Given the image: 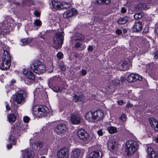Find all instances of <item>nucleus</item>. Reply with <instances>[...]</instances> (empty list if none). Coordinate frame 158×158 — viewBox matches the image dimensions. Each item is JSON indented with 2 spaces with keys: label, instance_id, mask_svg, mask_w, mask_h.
<instances>
[{
  "label": "nucleus",
  "instance_id": "obj_1",
  "mask_svg": "<svg viewBox=\"0 0 158 158\" xmlns=\"http://www.w3.org/2000/svg\"><path fill=\"white\" fill-rule=\"evenodd\" d=\"M139 147L138 142L130 140L126 143V152L128 156L133 154L138 149Z\"/></svg>",
  "mask_w": 158,
  "mask_h": 158
},
{
  "label": "nucleus",
  "instance_id": "obj_2",
  "mask_svg": "<svg viewBox=\"0 0 158 158\" xmlns=\"http://www.w3.org/2000/svg\"><path fill=\"white\" fill-rule=\"evenodd\" d=\"M31 69L34 72L38 74L44 73L46 70V67L42 64L39 60L33 61L30 65Z\"/></svg>",
  "mask_w": 158,
  "mask_h": 158
},
{
  "label": "nucleus",
  "instance_id": "obj_3",
  "mask_svg": "<svg viewBox=\"0 0 158 158\" xmlns=\"http://www.w3.org/2000/svg\"><path fill=\"white\" fill-rule=\"evenodd\" d=\"M48 109L44 106H33V113L39 118L42 117L47 114Z\"/></svg>",
  "mask_w": 158,
  "mask_h": 158
},
{
  "label": "nucleus",
  "instance_id": "obj_4",
  "mask_svg": "<svg viewBox=\"0 0 158 158\" xmlns=\"http://www.w3.org/2000/svg\"><path fill=\"white\" fill-rule=\"evenodd\" d=\"M63 32H58L56 33L53 38L54 47L57 49L61 47L63 43Z\"/></svg>",
  "mask_w": 158,
  "mask_h": 158
},
{
  "label": "nucleus",
  "instance_id": "obj_5",
  "mask_svg": "<svg viewBox=\"0 0 158 158\" xmlns=\"http://www.w3.org/2000/svg\"><path fill=\"white\" fill-rule=\"evenodd\" d=\"M26 93L24 90L19 91L16 94L14 97L13 101L17 103L21 104L24 102Z\"/></svg>",
  "mask_w": 158,
  "mask_h": 158
},
{
  "label": "nucleus",
  "instance_id": "obj_6",
  "mask_svg": "<svg viewBox=\"0 0 158 158\" xmlns=\"http://www.w3.org/2000/svg\"><path fill=\"white\" fill-rule=\"evenodd\" d=\"M23 73L26 77L24 81L25 83L28 85L31 84L35 79V77L32 73L28 71L26 69L23 70Z\"/></svg>",
  "mask_w": 158,
  "mask_h": 158
},
{
  "label": "nucleus",
  "instance_id": "obj_7",
  "mask_svg": "<svg viewBox=\"0 0 158 158\" xmlns=\"http://www.w3.org/2000/svg\"><path fill=\"white\" fill-rule=\"evenodd\" d=\"M68 128L64 123L58 124L54 128V131L58 135H62L67 131Z\"/></svg>",
  "mask_w": 158,
  "mask_h": 158
},
{
  "label": "nucleus",
  "instance_id": "obj_8",
  "mask_svg": "<svg viewBox=\"0 0 158 158\" xmlns=\"http://www.w3.org/2000/svg\"><path fill=\"white\" fill-rule=\"evenodd\" d=\"M78 136L83 141L88 143L89 141L88 134L84 129H79L77 132Z\"/></svg>",
  "mask_w": 158,
  "mask_h": 158
},
{
  "label": "nucleus",
  "instance_id": "obj_9",
  "mask_svg": "<svg viewBox=\"0 0 158 158\" xmlns=\"http://www.w3.org/2000/svg\"><path fill=\"white\" fill-rule=\"evenodd\" d=\"M153 5L152 1L151 0L147 1L146 3H139L135 6V9L137 10H146L149 9L151 6Z\"/></svg>",
  "mask_w": 158,
  "mask_h": 158
},
{
  "label": "nucleus",
  "instance_id": "obj_10",
  "mask_svg": "<svg viewBox=\"0 0 158 158\" xmlns=\"http://www.w3.org/2000/svg\"><path fill=\"white\" fill-rule=\"evenodd\" d=\"M69 149L64 148L59 150L57 152V156L59 158H68L69 156Z\"/></svg>",
  "mask_w": 158,
  "mask_h": 158
},
{
  "label": "nucleus",
  "instance_id": "obj_11",
  "mask_svg": "<svg viewBox=\"0 0 158 158\" xmlns=\"http://www.w3.org/2000/svg\"><path fill=\"white\" fill-rule=\"evenodd\" d=\"M131 64L128 60H125L123 63H119L118 64V69L120 70H126L130 69Z\"/></svg>",
  "mask_w": 158,
  "mask_h": 158
},
{
  "label": "nucleus",
  "instance_id": "obj_12",
  "mask_svg": "<svg viewBox=\"0 0 158 158\" xmlns=\"http://www.w3.org/2000/svg\"><path fill=\"white\" fill-rule=\"evenodd\" d=\"M142 77L139 75L132 73L128 76L127 80L129 82H132L137 80L142 81Z\"/></svg>",
  "mask_w": 158,
  "mask_h": 158
},
{
  "label": "nucleus",
  "instance_id": "obj_13",
  "mask_svg": "<svg viewBox=\"0 0 158 158\" xmlns=\"http://www.w3.org/2000/svg\"><path fill=\"white\" fill-rule=\"evenodd\" d=\"M70 120L72 123L73 124H76L80 123L81 118L77 113H73L71 115Z\"/></svg>",
  "mask_w": 158,
  "mask_h": 158
},
{
  "label": "nucleus",
  "instance_id": "obj_14",
  "mask_svg": "<svg viewBox=\"0 0 158 158\" xmlns=\"http://www.w3.org/2000/svg\"><path fill=\"white\" fill-rule=\"evenodd\" d=\"M65 4H67L68 6H64V5H62V4L59 1H53L52 2V4L54 8L57 9L69 8L70 6V4L68 2H66Z\"/></svg>",
  "mask_w": 158,
  "mask_h": 158
},
{
  "label": "nucleus",
  "instance_id": "obj_15",
  "mask_svg": "<svg viewBox=\"0 0 158 158\" xmlns=\"http://www.w3.org/2000/svg\"><path fill=\"white\" fill-rule=\"evenodd\" d=\"M77 13V10L76 9L73 8L65 11L64 13V17L66 19L70 18L76 15Z\"/></svg>",
  "mask_w": 158,
  "mask_h": 158
},
{
  "label": "nucleus",
  "instance_id": "obj_16",
  "mask_svg": "<svg viewBox=\"0 0 158 158\" xmlns=\"http://www.w3.org/2000/svg\"><path fill=\"white\" fill-rule=\"evenodd\" d=\"M82 151L80 149H75L71 153V158H80L82 156Z\"/></svg>",
  "mask_w": 158,
  "mask_h": 158
},
{
  "label": "nucleus",
  "instance_id": "obj_17",
  "mask_svg": "<svg viewBox=\"0 0 158 158\" xmlns=\"http://www.w3.org/2000/svg\"><path fill=\"white\" fill-rule=\"evenodd\" d=\"M147 151L148 157L149 158H158V153L154 151L152 148L148 147Z\"/></svg>",
  "mask_w": 158,
  "mask_h": 158
},
{
  "label": "nucleus",
  "instance_id": "obj_18",
  "mask_svg": "<svg viewBox=\"0 0 158 158\" xmlns=\"http://www.w3.org/2000/svg\"><path fill=\"white\" fill-rule=\"evenodd\" d=\"M95 121L102 119L104 117V113L102 110H98L94 112Z\"/></svg>",
  "mask_w": 158,
  "mask_h": 158
},
{
  "label": "nucleus",
  "instance_id": "obj_19",
  "mask_svg": "<svg viewBox=\"0 0 158 158\" xmlns=\"http://www.w3.org/2000/svg\"><path fill=\"white\" fill-rule=\"evenodd\" d=\"M102 153L98 150L94 151L89 155L88 158H101L102 157Z\"/></svg>",
  "mask_w": 158,
  "mask_h": 158
},
{
  "label": "nucleus",
  "instance_id": "obj_20",
  "mask_svg": "<svg viewBox=\"0 0 158 158\" xmlns=\"http://www.w3.org/2000/svg\"><path fill=\"white\" fill-rule=\"evenodd\" d=\"M117 143L114 140H110L108 143L107 148L111 152L113 151L117 147Z\"/></svg>",
  "mask_w": 158,
  "mask_h": 158
},
{
  "label": "nucleus",
  "instance_id": "obj_21",
  "mask_svg": "<svg viewBox=\"0 0 158 158\" xmlns=\"http://www.w3.org/2000/svg\"><path fill=\"white\" fill-rule=\"evenodd\" d=\"M86 119L89 121L94 122H95V116L94 115V112L90 111L86 113L85 115Z\"/></svg>",
  "mask_w": 158,
  "mask_h": 158
},
{
  "label": "nucleus",
  "instance_id": "obj_22",
  "mask_svg": "<svg viewBox=\"0 0 158 158\" xmlns=\"http://www.w3.org/2000/svg\"><path fill=\"white\" fill-rule=\"evenodd\" d=\"M142 28V23L141 22L135 23L132 27L133 31L136 32L141 31Z\"/></svg>",
  "mask_w": 158,
  "mask_h": 158
},
{
  "label": "nucleus",
  "instance_id": "obj_23",
  "mask_svg": "<svg viewBox=\"0 0 158 158\" xmlns=\"http://www.w3.org/2000/svg\"><path fill=\"white\" fill-rule=\"evenodd\" d=\"M11 64V61H5L2 60L1 69L2 70H6L8 69Z\"/></svg>",
  "mask_w": 158,
  "mask_h": 158
},
{
  "label": "nucleus",
  "instance_id": "obj_24",
  "mask_svg": "<svg viewBox=\"0 0 158 158\" xmlns=\"http://www.w3.org/2000/svg\"><path fill=\"white\" fill-rule=\"evenodd\" d=\"M34 156L33 152L30 150L25 151L23 154V158H32Z\"/></svg>",
  "mask_w": 158,
  "mask_h": 158
},
{
  "label": "nucleus",
  "instance_id": "obj_25",
  "mask_svg": "<svg viewBox=\"0 0 158 158\" xmlns=\"http://www.w3.org/2000/svg\"><path fill=\"white\" fill-rule=\"evenodd\" d=\"M3 55L2 56V60L5 61H11L10 56L7 51H5L3 49Z\"/></svg>",
  "mask_w": 158,
  "mask_h": 158
},
{
  "label": "nucleus",
  "instance_id": "obj_26",
  "mask_svg": "<svg viewBox=\"0 0 158 158\" xmlns=\"http://www.w3.org/2000/svg\"><path fill=\"white\" fill-rule=\"evenodd\" d=\"M73 100L75 102L78 101H82L84 100V98L83 95L77 96V95H75L73 97Z\"/></svg>",
  "mask_w": 158,
  "mask_h": 158
},
{
  "label": "nucleus",
  "instance_id": "obj_27",
  "mask_svg": "<svg viewBox=\"0 0 158 158\" xmlns=\"http://www.w3.org/2000/svg\"><path fill=\"white\" fill-rule=\"evenodd\" d=\"M21 45L24 46L28 44L31 43L32 42V39L31 38H28L27 39H23L20 40Z\"/></svg>",
  "mask_w": 158,
  "mask_h": 158
},
{
  "label": "nucleus",
  "instance_id": "obj_28",
  "mask_svg": "<svg viewBox=\"0 0 158 158\" xmlns=\"http://www.w3.org/2000/svg\"><path fill=\"white\" fill-rule=\"evenodd\" d=\"M129 18L127 16H125L123 18L119 19L118 20L117 22L118 24H124L127 22Z\"/></svg>",
  "mask_w": 158,
  "mask_h": 158
},
{
  "label": "nucleus",
  "instance_id": "obj_29",
  "mask_svg": "<svg viewBox=\"0 0 158 158\" xmlns=\"http://www.w3.org/2000/svg\"><path fill=\"white\" fill-rule=\"evenodd\" d=\"M150 125L152 128H154L158 121L154 118H150L149 119Z\"/></svg>",
  "mask_w": 158,
  "mask_h": 158
},
{
  "label": "nucleus",
  "instance_id": "obj_30",
  "mask_svg": "<svg viewBox=\"0 0 158 158\" xmlns=\"http://www.w3.org/2000/svg\"><path fill=\"white\" fill-rule=\"evenodd\" d=\"M8 118L9 122L11 123H13L16 120V116L13 114H9L8 116Z\"/></svg>",
  "mask_w": 158,
  "mask_h": 158
},
{
  "label": "nucleus",
  "instance_id": "obj_31",
  "mask_svg": "<svg viewBox=\"0 0 158 158\" xmlns=\"http://www.w3.org/2000/svg\"><path fill=\"white\" fill-rule=\"evenodd\" d=\"M75 47L76 48H81V50H83L85 48V45L81 44L79 42H76L75 44Z\"/></svg>",
  "mask_w": 158,
  "mask_h": 158
},
{
  "label": "nucleus",
  "instance_id": "obj_32",
  "mask_svg": "<svg viewBox=\"0 0 158 158\" xmlns=\"http://www.w3.org/2000/svg\"><path fill=\"white\" fill-rule=\"evenodd\" d=\"M107 130L109 133L110 134H113L116 133L117 131V128L112 126L109 127Z\"/></svg>",
  "mask_w": 158,
  "mask_h": 158
},
{
  "label": "nucleus",
  "instance_id": "obj_33",
  "mask_svg": "<svg viewBox=\"0 0 158 158\" xmlns=\"http://www.w3.org/2000/svg\"><path fill=\"white\" fill-rule=\"evenodd\" d=\"M9 141L10 142V144H7V147L8 149H9L11 148L12 144H14V139L11 135L9 136Z\"/></svg>",
  "mask_w": 158,
  "mask_h": 158
},
{
  "label": "nucleus",
  "instance_id": "obj_34",
  "mask_svg": "<svg viewBox=\"0 0 158 158\" xmlns=\"http://www.w3.org/2000/svg\"><path fill=\"white\" fill-rule=\"evenodd\" d=\"M32 146L34 149L35 148L40 149L42 147V144L41 143L36 141L32 144Z\"/></svg>",
  "mask_w": 158,
  "mask_h": 158
},
{
  "label": "nucleus",
  "instance_id": "obj_35",
  "mask_svg": "<svg viewBox=\"0 0 158 158\" xmlns=\"http://www.w3.org/2000/svg\"><path fill=\"white\" fill-rule=\"evenodd\" d=\"M143 15V13L142 12L138 13L134 15V18L136 20L141 19Z\"/></svg>",
  "mask_w": 158,
  "mask_h": 158
},
{
  "label": "nucleus",
  "instance_id": "obj_36",
  "mask_svg": "<svg viewBox=\"0 0 158 158\" xmlns=\"http://www.w3.org/2000/svg\"><path fill=\"white\" fill-rule=\"evenodd\" d=\"M111 84L114 85H117L120 83V81L117 79H115L111 80Z\"/></svg>",
  "mask_w": 158,
  "mask_h": 158
},
{
  "label": "nucleus",
  "instance_id": "obj_37",
  "mask_svg": "<svg viewBox=\"0 0 158 158\" xmlns=\"http://www.w3.org/2000/svg\"><path fill=\"white\" fill-rule=\"evenodd\" d=\"M94 17L95 18L94 20H96V21H101L102 19V17L100 16V15L99 14H97L96 15H95V16H94Z\"/></svg>",
  "mask_w": 158,
  "mask_h": 158
},
{
  "label": "nucleus",
  "instance_id": "obj_38",
  "mask_svg": "<svg viewBox=\"0 0 158 158\" xmlns=\"http://www.w3.org/2000/svg\"><path fill=\"white\" fill-rule=\"evenodd\" d=\"M33 24L37 26H40L41 25V22L40 20L37 19L35 21Z\"/></svg>",
  "mask_w": 158,
  "mask_h": 158
},
{
  "label": "nucleus",
  "instance_id": "obj_39",
  "mask_svg": "<svg viewBox=\"0 0 158 158\" xmlns=\"http://www.w3.org/2000/svg\"><path fill=\"white\" fill-rule=\"evenodd\" d=\"M31 0H30L29 1H27L26 2H23L22 5L23 6L26 5L29 6H30L32 4L31 3Z\"/></svg>",
  "mask_w": 158,
  "mask_h": 158
},
{
  "label": "nucleus",
  "instance_id": "obj_40",
  "mask_svg": "<svg viewBox=\"0 0 158 158\" xmlns=\"http://www.w3.org/2000/svg\"><path fill=\"white\" fill-rule=\"evenodd\" d=\"M38 36L42 39L44 41H45L46 40V35H45L44 34H43L42 33H40L38 35Z\"/></svg>",
  "mask_w": 158,
  "mask_h": 158
},
{
  "label": "nucleus",
  "instance_id": "obj_41",
  "mask_svg": "<svg viewBox=\"0 0 158 158\" xmlns=\"http://www.w3.org/2000/svg\"><path fill=\"white\" fill-rule=\"evenodd\" d=\"M30 118L28 116H25L23 118V121L24 122L27 123L29 122Z\"/></svg>",
  "mask_w": 158,
  "mask_h": 158
},
{
  "label": "nucleus",
  "instance_id": "obj_42",
  "mask_svg": "<svg viewBox=\"0 0 158 158\" xmlns=\"http://www.w3.org/2000/svg\"><path fill=\"white\" fill-rule=\"evenodd\" d=\"M53 90L55 92H61V90L60 89L58 86L54 88L53 89Z\"/></svg>",
  "mask_w": 158,
  "mask_h": 158
},
{
  "label": "nucleus",
  "instance_id": "obj_43",
  "mask_svg": "<svg viewBox=\"0 0 158 158\" xmlns=\"http://www.w3.org/2000/svg\"><path fill=\"white\" fill-rule=\"evenodd\" d=\"M120 119L123 122L126 120V116L124 114H123L120 118Z\"/></svg>",
  "mask_w": 158,
  "mask_h": 158
},
{
  "label": "nucleus",
  "instance_id": "obj_44",
  "mask_svg": "<svg viewBox=\"0 0 158 158\" xmlns=\"http://www.w3.org/2000/svg\"><path fill=\"white\" fill-rule=\"evenodd\" d=\"M57 57L59 59H61L63 57V55L61 52H59L57 54Z\"/></svg>",
  "mask_w": 158,
  "mask_h": 158
},
{
  "label": "nucleus",
  "instance_id": "obj_45",
  "mask_svg": "<svg viewBox=\"0 0 158 158\" xmlns=\"http://www.w3.org/2000/svg\"><path fill=\"white\" fill-rule=\"evenodd\" d=\"M104 0H96V1L97 3L100 4L104 5Z\"/></svg>",
  "mask_w": 158,
  "mask_h": 158
},
{
  "label": "nucleus",
  "instance_id": "obj_46",
  "mask_svg": "<svg viewBox=\"0 0 158 158\" xmlns=\"http://www.w3.org/2000/svg\"><path fill=\"white\" fill-rule=\"evenodd\" d=\"M80 72L83 76H85L87 73L86 70L84 69H82Z\"/></svg>",
  "mask_w": 158,
  "mask_h": 158
},
{
  "label": "nucleus",
  "instance_id": "obj_47",
  "mask_svg": "<svg viewBox=\"0 0 158 158\" xmlns=\"http://www.w3.org/2000/svg\"><path fill=\"white\" fill-rule=\"evenodd\" d=\"M104 5H109L111 3L110 0H104Z\"/></svg>",
  "mask_w": 158,
  "mask_h": 158
},
{
  "label": "nucleus",
  "instance_id": "obj_48",
  "mask_svg": "<svg viewBox=\"0 0 158 158\" xmlns=\"http://www.w3.org/2000/svg\"><path fill=\"white\" fill-rule=\"evenodd\" d=\"M97 133H98V135L99 136H102L103 135V133L102 131V130L101 129H100L98 131Z\"/></svg>",
  "mask_w": 158,
  "mask_h": 158
},
{
  "label": "nucleus",
  "instance_id": "obj_49",
  "mask_svg": "<svg viewBox=\"0 0 158 158\" xmlns=\"http://www.w3.org/2000/svg\"><path fill=\"white\" fill-rule=\"evenodd\" d=\"M93 49V46L91 45H89L88 48V50L89 52H92Z\"/></svg>",
  "mask_w": 158,
  "mask_h": 158
},
{
  "label": "nucleus",
  "instance_id": "obj_50",
  "mask_svg": "<svg viewBox=\"0 0 158 158\" xmlns=\"http://www.w3.org/2000/svg\"><path fill=\"white\" fill-rule=\"evenodd\" d=\"M116 33L117 34L120 35L122 34V32L120 30L117 29L116 31Z\"/></svg>",
  "mask_w": 158,
  "mask_h": 158
},
{
  "label": "nucleus",
  "instance_id": "obj_51",
  "mask_svg": "<svg viewBox=\"0 0 158 158\" xmlns=\"http://www.w3.org/2000/svg\"><path fill=\"white\" fill-rule=\"evenodd\" d=\"M126 11L127 10L124 7H123L122 8L121 10V12L122 13H126Z\"/></svg>",
  "mask_w": 158,
  "mask_h": 158
},
{
  "label": "nucleus",
  "instance_id": "obj_52",
  "mask_svg": "<svg viewBox=\"0 0 158 158\" xmlns=\"http://www.w3.org/2000/svg\"><path fill=\"white\" fill-rule=\"evenodd\" d=\"M133 105L130 103H128L126 106V107L127 108L131 107Z\"/></svg>",
  "mask_w": 158,
  "mask_h": 158
},
{
  "label": "nucleus",
  "instance_id": "obj_53",
  "mask_svg": "<svg viewBox=\"0 0 158 158\" xmlns=\"http://www.w3.org/2000/svg\"><path fill=\"white\" fill-rule=\"evenodd\" d=\"M34 14L35 16L37 17H39L40 15V14L37 11H35Z\"/></svg>",
  "mask_w": 158,
  "mask_h": 158
},
{
  "label": "nucleus",
  "instance_id": "obj_54",
  "mask_svg": "<svg viewBox=\"0 0 158 158\" xmlns=\"http://www.w3.org/2000/svg\"><path fill=\"white\" fill-rule=\"evenodd\" d=\"M154 128L155 131H158V122L157 123H156V125L155 127H154Z\"/></svg>",
  "mask_w": 158,
  "mask_h": 158
},
{
  "label": "nucleus",
  "instance_id": "obj_55",
  "mask_svg": "<svg viewBox=\"0 0 158 158\" xmlns=\"http://www.w3.org/2000/svg\"><path fill=\"white\" fill-rule=\"evenodd\" d=\"M60 69L63 70V71H64L66 69V68L65 67V66H64V65H62V66H60Z\"/></svg>",
  "mask_w": 158,
  "mask_h": 158
},
{
  "label": "nucleus",
  "instance_id": "obj_56",
  "mask_svg": "<svg viewBox=\"0 0 158 158\" xmlns=\"http://www.w3.org/2000/svg\"><path fill=\"white\" fill-rule=\"evenodd\" d=\"M154 57L156 59L158 58V52L155 53Z\"/></svg>",
  "mask_w": 158,
  "mask_h": 158
},
{
  "label": "nucleus",
  "instance_id": "obj_57",
  "mask_svg": "<svg viewBox=\"0 0 158 158\" xmlns=\"http://www.w3.org/2000/svg\"><path fill=\"white\" fill-rule=\"evenodd\" d=\"M15 82H15V80H14V79L10 81V85H12L14 84L15 83Z\"/></svg>",
  "mask_w": 158,
  "mask_h": 158
},
{
  "label": "nucleus",
  "instance_id": "obj_58",
  "mask_svg": "<svg viewBox=\"0 0 158 158\" xmlns=\"http://www.w3.org/2000/svg\"><path fill=\"white\" fill-rule=\"evenodd\" d=\"M117 102L119 105H122L123 103V101H119Z\"/></svg>",
  "mask_w": 158,
  "mask_h": 158
},
{
  "label": "nucleus",
  "instance_id": "obj_59",
  "mask_svg": "<svg viewBox=\"0 0 158 158\" xmlns=\"http://www.w3.org/2000/svg\"><path fill=\"white\" fill-rule=\"evenodd\" d=\"M120 80L122 82H123L125 81V78H124L123 77H121L120 78Z\"/></svg>",
  "mask_w": 158,
  "mask_h": 158
},
{
  "label": "nucleus",
  "instance_id": "obj_60",
  "mask_svg": "<svg viewBox=\"0 0 158 158\" xmlns=\"http://www.w3.org/2000/svg\"><path fill=\"white\" fill-rule=\"evenodd\" d=\"M6 110H10V108L9 106V105H6Z\"/></svg>",
  "mask_w": 158,
  "mask_h": 158
},
{
  "label": "nucleus",
  "instance_id": "obj_61",
  "mask_svg": "<svg viewBox=\"0 0 158 158\" xmlns=\"http://www.w3.org/2000/svg\"><path fill=\"white\" fill-rule=\"evenodd\" d=\"M127 29H124L123 30V32L124 33H126L127 32Z\"/></svg>",
  "mask_w": 158,
  "mask_h": 158
},
{
  "label": "nucleus",
  "instance_id": "obj_62",
  "mask_svg": "<svg viewBox=\"0 0 158 158\" xmlns=\"http://www.w3.org/2000/svg\"><path fill=\"white\" fill-rule=\"evenodd\" d=\"M66 2H64V3L62 4V5H64V6H67L68 5H67V4H65V3Z\"/></svg>",
  "mask_w": 158,
  "mask_h": 158
},
{
  "label": "nucleus",
  "instance_id": "obj_63",
  "mask_svg": "<svg viewBox=\"0 0 158 158\" xmlns=\"http://www.w3.org/2000/svg\"><path fill=\"white\" fill-rule=\"evenodd\" d=\"M23 127H25V129H27V125H25L24 124L23 125Z\"/></svg>",
  "mask_w": 158,
  "mask_h": 158
},
{
  "label": "nucleus",
  "instance_id": "obj_64",
  "mask_svg": "<svg viewBox=\"0 0 158 158\" xmlns=\"http://www.w3.org/2000/svg\"><path fill=\"white\" fill-rule=\"evenodd\" d=\"M156 140L157 143H158V136L156 138Z\"/></svg>",
  "mask_w": 158,
  "mask_h": 158
}]
</instances>
